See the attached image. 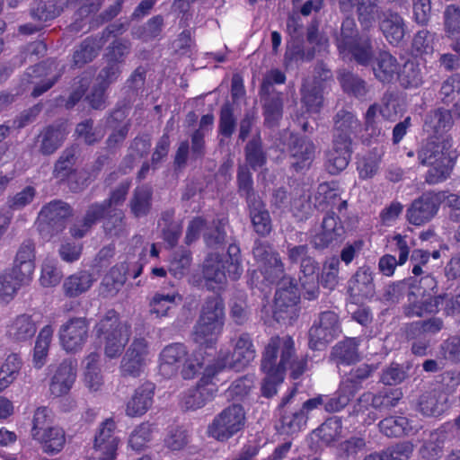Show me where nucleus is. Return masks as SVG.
Instances as JSON below:
<instances>
[{
	"label": "nucleus",
	"instance_id": "nucleus-19",
	"mask_svg": "<svg viewBox=\"0 0 460 460\" xmlns=\"http://www.w3.org/2000/svg\"><path fill=\"white\" fill-rule=\"evenodd\" d=\"M154 395V384L145 383L138 386L126 403V415L131 418L143 416L151 408Z\"/></svg>",
	"mask_w": 460,
	"mask_h": 460
},
{
	"label": "nucleus",
	"instance_id": "nucleus-26",
	"mask_svg": "<svg viewBox=\"0 0 460 460\" xmlns=\"http://www.w3.org/2000/svg\"><path fill=\"white\" fill-rule=\"evenodd\" d=\"M419 294L414 291L408 292L409 305L404 306V314L408 317H423L426 314H436L439 310V305L442 301L438 296H425L417 300Z\"/></svg>",
	"mask_w": 460,
	"mask_h": 460
},
{
	"label": "nucleus",
	"instance_id": "nucleus-25",
	"mask_svg": "<svg viewBox=\"0 0 460 460\" xmlns=\"http://www.w3.org/2000/svg\"><path fill=\"white\" fill-rule=\"evenodd\" d=\"M188 356V350L182 343H172L165 348L160 353L159 369L162 375L171 376L177 373L179 366Z\"/></svg>",
	"mask_w": 460,
	"mask_h": 460
},
{
	"label": "nucleus",
	"instance_id": "nucleus-37",
	"mask_svg": "<svg viewBox=\"0 0 460 460\" xmlns=\"http://www.w3.org/2000/svg\"><path fill=\"white\" fill-rule=\"evenodd\" d=\"M307 40L310 44L314 45L313 50L308 51L307 54H305L300 49L296 51L287 50L285 54V59L287 63L294 59L309 60L314 58L315 52L325 51L328 48V40L323 35H320L315 27H312L308 30Z\"/></svg>",
	"mask_w": 460,
	"mask_h": 460
},
{
	"label": "nucleus",
	"instance_id": "nucleus-56",
	"mask_svg": "<svg viewBox=\"0 0 460 460\" xmlns=\"http://www.w3.org/2000/svg\"><path fill=\"white\" fill-rule=\"evenodd\" d=\"M190 262L191 257L188 250H177L169 261V271L173 277L181 279L189 271Z\"/></svg>",
	"mask_w": 460,
	"mask_h": 460
},
{
	"label": "nucleus",
	"instance_id": "nucleus-64",
	"mask_svg": "<svg viewBox=\"0 0 460 460\" xmlns=\"http://www.w3.org/2000/svg\"><path fill=\"white\" fill-rule=\"evenodd\" d=\"M443 358L453 363L460 362V336L455 335L445 340L439 347Z\"/></svg>",
	"mask_w": 460,
	"mask_h": 460
},
{
	"label": "nucleus",
	"instance_id": "nucleus-15",
	"mask_svg": "<svg viewBox=\"0 0 460 460\" xmlns=\"http://www.w3.org/2000/svg\"><path fill=\"white\" fill-rule=\"evenodd\" d=\"M296 394L293 388L288 395L283 396L279 407V430L285 434H295L304 429L307 422V417L300 408H291L290 404Z\"/></svg>",
	"mask_w": 460,
	"mask_h": 460
},
{
	"label": "nucleus",
	"instance_id": "nucleus-14",
	"mask_svg": "<svg viewBox=\"0 0 460 460\" xmlns=\"http://www.w3.org/2000/svg\"><path fill=\"white\" fill-rule=\"evenodd\" d=\"M77 376V363L71 358L64 359L51 370L49 392L55 398L66 396L73 388Z\"/></svg>",
	"mask_w": 460,
	"mask_h": 460
},
{
	"label": "nucleus",
	"instance_id": "nucleus-11",
	"mask_svg": "<svg viewBox=\"0 0 460 460\" xmlns=\"http://www.w3.org/2000/svg\"><path fill=\"white\" fill-rule=\"evenodd\" d=\"M151 361L149 343L145 338H134L121 358L119 371L123 376L138 377Z\"/></svg>",
	"mask_w": 460,
	"mask_h": 460
},
{
	"label": "nucleus",
	"instance_id": "nucleus-41",
	"mask_svg": "<svg viewBox=\"0 0 460 460\" xmlns=\"http://www.w3.org/2000/svg\"><path fill=\"white\" fill-rule=\"evenodd\" d=\"M29 283L13 271L0 274V305L9 304L13 300L19 289Z\"/></svg>",
	"mask_w": 460,
	"mask_h": 460
},
{
	"label": "nucleus",
	"instance_id": "nucleus-34",
	"mask_svg": "<svg viewBox=\"0 0 460 460\" xmlns=\"http://www.w3.org/2000/svg\"><path fill=\"white\" fill-rule=\"evenodd\" d=\"M32 438L41 446L45 453L50 455L59 453L66 444V433L58 426L49 428Z\"/></svg>",
	"mask_w": 460,
	"mask_h": 460
},
{
	"label": "nucleus",
	"instance_id": "nucleus-59",
	"mask_svg": "<svg viewBox=\"0 0 460 460\" xmlns=\"http://www.w3.org/2000/svg\"><path fill=\"white\" fill-rule=\"evenodd\" d=\"M410 284L407 280L395 281L384 288L382 300L389 305L397 304L410 290Z\"/></svg>",
	"mask_w": 460,
	"mask_h": 460
},
{
	"label": "nucleus",
	"instance_id": "nucleus-10",
	"mask_svg": "<svg viewBox=\"0 0 460 460\" xmlns=\"http://www.w3.org/2000/svg\"><path fill=\"white\" fill-rule=\"evenodd\" d=\"M245 412L240 404H232L224 409L208 426V433L219 441H226L243 429Z\"/></svg>",
	"mask_w": 460,
	"mask_h": 460
},
{
	"label": "nucleus",
	"instance_id": "nucleus-33",
	"mask_svg": "<svg viewBox=\"0 0 460 460\" xmlns=\"http://www.w3.org/2000/svg\"><path fill=\"white\" fill-rule=\"evenodd\" d=\"M94 278L92 273L82 270L65 279L62 288L66 296L77 297L87 292L93 285Z\"/></svg>",
	"mask_w": 460,
	"mask_h": 460
},
{
	"label": "nucleus",
	"instance_id": "nucleus-47",
	"mask_svg": "<svg viewBox=\"0 0 460 460\" xmlns=\"http://www.w3.org/2000/svg\"><path fill=\"white\" fill-rule=\"evenodd\" d=\"M446 432L436 430L430 433L429 438L420 448V455L426 460H437L443 456Z\"/></svg>",
	"mask_w": 460,
	"mask_h": 460
},
{
	"label": "nucleus",
	"instance_id": "nucleus-58",
	"mask_svg": "<svg viewBox=\"0 0 460 460\" xmlns=\"http://www.w3.org/2000/svg\"><path fill=\"white\" fill-rule=\"evenodd\" d=\"M444 328V321L440 317H431L428 320L417 321L410 324V335L438 333Z\"/></svg>",
	"mask_w": 460,
	"mask_h": 460
},
{
	"label": "nucleus",
	"instance_id": "nucleus-61",
	"mask_svg": "<svg viewBox=\"0 0 460 460\" xmlns=\"http://www.w3.org/2000/svg\"><path fill=\"white\" fill-rule=\"evenodd\" d=\"M53 422L52 411L48 407L42 406L36 409L32 419V427L31 430V437L34 438L49 428H52Z\"/></svg>",
	"mask_w": 460,
	"mask_h": 460
},
{
	"label": "nucleus",
	"instance_id": "nucleus-31",
	"mask_svg": "<svg viewBox=\"0 0 460 460\" xmlns=\"http://www.w3.org/2000/svg\"><path fill=\"white\" fill-rule=\"evenodd\" d=\"M290 155L293 159L291 164L296 171L307 168L314 156V145L306 138H295L290 146Z\"/></svg>",
	"mask_w": 460,
	"mask_h": 460
},
{
	"label": "nucleus",
	"instance_id": "nucleus-8",
	"mask_svg": "<svg viewBox=\"0 0 460 460\" xmlns=\"http://www.w3.org/2000/svg\"><path fill=\"white\" fill-rule=\"evenodd\" d=\"M104 215L107 216L104 222V229L111 235H119L124 229V214L118 208H107L104 205H93L87 210L84 220L75 224L70 230L75 238H82L90 230L92 226Z\"/></svg>",
	"mask_w": 460,
	"mask_h": 460
},
{
	"label": "nucleus",
	"instance_id": "nucleus-51",
	"mask_svg": "<svg viewBox=\"0 0 460 460\" xmlns=\"http://www.w3.org/2000/svg\"><path fill=\"white\" fill-rule=\"evenodd\" d=\"M402 393L400 389H384L376 394H364L366 401L371 400V404L376 409L389 410L397 405L401 400Z\"/></svg>",
	"mask_w": 460,
	"mask_h": 460
},
{
	"label": "nucleus",
	"instance_id": "nucleus-5",
	"mask_svg": "<svg viewBox=\"0 0 460 460\" xmlns=\"http://www.w3.org/2000/svg\"><path fill=\"white\" fill-rule=\"evenodd\" d=\"M224 304L220 297L208 298L194 327L193 340L200 347L212 348L217 342L224 327Z\"/></svg>",
	"mask_w": 460,
	"mask_h": 460
},
{
	"label": "nucleus",
	"instance_id": "nucleus-54",
	"mask_svg": "<svg viewBox=\"0 0 460 460\" xmlns=\"http://www.w3.org/2000/svg\"><path fill=\"white\" fill-rule=\"evenodd\" d=\"M63 278V272L58 267V261L53 258H46L41 265L40 283L44 288L58 286Z\"/></svg>",
	"mask_w": 460,
	"mask_h": 460
},
{
	"label": "nucleus",
	"instance_id": "nucleus-27",
	"mask_svg": "<svg viewBox=\"0 0 460 460\" xmlns=\"http://www.w3.org/2000/svg\"><path fill=\"white\" fill-rule=\"evenodd\" d=\"M400 65L388 51H380L375 58L373 72L375 77L383 84H390L397 76Z\"/></svg>",
	"mask_w": 460,
	"mask_h": 460
},
{
	"label": "nucleus",
	"instance_id": "nucleus-28",
	"mask_svg": "<svg viewBox=\"0 0 460 460\" xmlns=\"http://www.w3.org/2000/svg\"><path fill=\"white\" fill-rule=\"evenodd\" d=\"M445 36L449 39L451 48L460 56V7L456 4L447 5L443 12Z\"/></svg>",
	"mask_w": 460,
	"mask_h": 460
},
{
	"label": "nucleus",
	"instance_id": "nucleus-46",
	"mask_svg": "<svg viewBox=\"0 0 460 460\" xmlns=\"http://www.w3.org/2000/svg\"><path fill=\"white\" fill-rule=\"evenodd\" d=\"M396 79L404 89H415L423 83L420 68L415 62L410 60L406 61L402 67L400 66Z\"/></svg>",
	"mask_w": 460,
	"mask_h": 460
},
{
	"label": "nucleus",
	"instance_id": "nucleus-39",
	"mask_svg": "<svg viewBox=\"0 0 460 460\" xmlns=\"http://www.w3.org/2000/svg\"><path fill=\"white\" fill-rule=\"evenodd\" d=\"M447 396L441 392L431 391L420 395L419 400L420 411L425 416H438L447 409Z\"/></svg>",
	"mask_w": 460,
	"mask_h": 460
},
{
	"label": "nucleus",
	"instance_id": "nucleus-13",
	"mask_svg": "<svg viewBox=\"0 0 460 460\" xmlns=\"http://www.w3.org/2000/svg\"><path fill=\"white\" fill-rule=\"evenodd\" d=\"M89 332V323L84 317H72L58 330L59 342L66 352L75 353L84 346Z\"/></svg>",
	"mask_w": 460,
	"mask_h": 460
},
{
	"label": "nucleus",
	"instance_id": "nucleus-55",
	"mask_svg": "<svg viewBox=\"0 0 460 460\" xmlns=\"http://www.w3.org/2000/svg\"><path fill=\"white\" fill-rule=\"evenodd\" d=\"M153 425L149 422H142L130 433L128 446L137 451L144 449L152 439Z\"/></svg>",
	"mask_w": 460,
	"mask_h": 460
},
{
	"label": "nucleus",
	"instance_id": "nucleus-23",
	"mask_svg": "<svg viewBox=\"0 0 460 460\" xmlns=\"http://www.w3.org/2000/svg\"><path fill=\"white\" fill-rule=\"evenodd\" d=\"M181 296L176 290H171L167 293L159 291L155 293L150 301H148V312L152 317L161 319L168 317L181 302Z\"/></svg>",
	"mask_w": 460,
	"mask_h": 460
},
{
	"label": "nucleus",
	"instance_id": "nucleus-49",
	"mask_svg": "<svg viewBox=\"0 0 460 460\" xmlns=\"http://www.w3.org/2000/svg\"><path fill=\"white\" fill-rule=\"evenodd\" d=\"M67 4L68 2L66 0L40 2L38 7L31 11V16L40 22H48L58 17Z\"/></svg>",
	"mask_w": 460,
	"mask_h": 460
},
{
	"label": "nucleus",
	"instance_id": "nucleus-63",
	"mask_svg": "<svg viewBox=\"0 0 460 460\" xmlns=\"http://www.w3.org/2000/svg\"><path fill=\"white\" fill-rule=\"evenodd\" d=\"M460 94V75L456 74L446 79L439 90V98L444 103L452 102Z\"/></svg>",
	"mask_w": 460,
	"mask_h": 460
},
{
	"label": "nucleus",
	"instance_id": "nucleus-57",
	"mask_svg": "<svg viewBox=\"0 0 460 460\" xmlns=\"http://www.w3.org/2000/svg\"><path fill=\"white\" fill-rule=\"evenodd\" d=\"M190 441V436L183 428H173L170 429L164 439V447L170 451L183 450Z\"/></svg>",
	"mask_w": 460,
	"mask_h": 460
},
{
	"label": "nucleus",
	"instance_id": "nucleus-20",
	"mask_svg": "<svg viewBox=\"0 0 460 460\" xmlns=\"http://www.w3.org/2000/svg\"><path fill=\"white\" fill-rule=\"evenodd\" d=\"M347 56L358 65L367 66L374 59V50L370 38L366 34L347 36Z\"/></svg>",
	"mask_w": 460,
	"mask_h": 460
},
{
	"label": "nucleus",
	"instance_id": "nucleus-40",
	"mask_svg": "<svg viewBox=\"0 0 460 460\" xmlns=\"http://www.w3.org/2000/svg\"><path fill=\"white\" fill-rule=\"evenodd\" d=\"M99 360L100 355L97 352L90 353L84 359V383L91 392H98L103 385V377L99 367Z\"/></svg>",
	"mask_w": 460,
	"mask_h": 460
},
{
	"label": "nucleus",
	"instance_id": "nucleus-62",
	"mask_svg": "<svg viewBox=\"0 0 460 460\" xmlns=\"http://www.w3.org/2000/svg\"><path fill=\"white\" fill-rule=\"evenodd\" d=\"M119 442V439L95 438L93 455L98 460H115Z\"/></svg>",
	"mask_w": 460,
	"mask_h": 460
},
{
	"label": "nucleus",
	"instance_id": "nucleus-18",
	"mask_svg": "<svg viewBox=\"0 0 460 460\" xmlns=\"http://www.w3.org/2000/svg\"><path fill=\"white\" fill-rule=\"evenodd\" d=\"M438 210V199L435 192L423 193L414 199L406 211L407 220L414 226H421L430 221Z\"/></svg>",
	"mask_w": 460,
	"mask_h": 460
},
{
	"label": "nucleus",
	"instance_id": "nucleus-22",
	"mask_svg": "<svg viewBox=\"0 0 460 460\" xmlns=\"http://www.w3.org/2000/svg\"><path fill=\"white\" fill-rule=\"evenodd\" d=\"M344 233V227L339 217L334 213L328 214L323 220L321 232L313 237L312 243L315 248L323 249L332 242L338 241Z\"/></svg>",
	"mask_w": 460,
	"mask_h": 460
},
{
	"label": "nucleus",
	"instance_id": "nucleus-4",
	"mask_svg": "<svg viewBox=\"0 0 460 460\" xmlns=\"http://www.w3.org/2000/svg\"><path fill=\"white\" fill-rule=\"evenodd\" d=\"M243 271L240 248L232 243L224 257L217 252L208 254L202 268L204 284L209 290L220 291L225 288L227 278L236 280Z\"/></svg>",
	"mask_w": 460,
	"mask_h": 460
},
{
	"label": "nucleus",
	"instance_id": "nucleus-21",
	"mask_svg": "<svg viewBox=\"0 0 460 460\" xmlns=\"http://www.w3.org/2000/svg\"><path fill=\"white\" fill-rule=\"evenodd\" d=\"M454 125L451 111L443 108H438L429 111L424 119L423 129L429 134V137H447L446 133L451 129Z\"/></svg>",
	"mask_w": 460,
	"mask_h": 460
},
{
	"label": "nucleus",
	"instance_id": "nucleus-17",
	"mask_svg": "<svg viewBox=\"0 0 460 460\" xmlns=\"http://www.w3.org/2000/svg\"><path fill=\"white\" fill-rule=\"evenodd\" d=\"M376 291L373 273L369 267H359L349 280L347 293L352 303L358 304L374 296Z\"/></svg>",
	"mask_w": 460,
	"mask_h": 460
},
{
	"label": "nucleus",
	"instance_id": "nucleus-6",
	"mask_svg": "<svg viewBox=\"0 0 460 460\" xmlns=\"http://www.w3.org/2000/svg\"><path fill=\"white\" fill-rule=\"evenodd\" d=\"M233 350L221 349L213 363L208 364L219 376L226 369L240 371L250 365L256 358V349L250 334L243 332L229 341Z\"/></svg>",
	"mask_w": 460,
	"mask_h": 460
},
{
	"label": "nucleus",
	"instance_id": "nucleus-16",
	"mask_svg": "<svg viewBox=\"0 0 460 460\" xmlns=\"http://www.w3.org/2000/svg\"><path fill=\"white\" fill-rule=\"evenodd\" d=\"M326 168L331 174H337L345 169V120L341 112L336 115L332 146L327 153Z\"/></svg>",
	"mask_w": 460,
	"mask_h": 460
},
{
	"label": "nucleus",
	"instance_id": "nucleus-30",
	"mask_svg": "<svg viewBox=\"0 0 460 460\" xmlns=\"http://www.w3.org/2000/svg\"><path fill=\"white\" fill-rule=\"evenodd\" d=\"M250 217L255 232L261 235H268L271 229V219L269 211L260 197H252L249 199Z\"/></svg>",
	"mask_w": 460,
	"mask_h": 460
},
{
	"label": "nucleus",
	"instance_id": "nucleus-36",
	"mask_svg": "<svg viewBox=\"0 0 460 460\" xmlns=\"http://www.w3.org/2000/svg\"><path fill=\"white\" fill-rule=\"evenodd\" d=\"M380 30L392 45H398L404 38L405 24L397 13H388L380 22Z\"/></svg>",
	"mask_w": 460,
	"mask_h": 460
},
{
	"label": "nucleus",
	"instance_id": "nucleus-52",
	"mask_svg": "<svg viewBox=\"0 0 460 460\" xmlns=\"http://www.w3.org/2000/svg\"><path fill=\"white\" fill-rule=\"evenodd\" d=\"M66 135L64 125L49 127L42 133L40 150L44 155L53 154L61 145Z\"/></svg>",
	"mask_w": 460,
	"mask_h": 460
},
{
	"label": "nucleus",
	"instance_id": "nucleus-42",
	"mask_svg": "<svg viewBox=\"0 0 460 460\" xmlns=\"http://www.w3.org/2000/svg\"><path fill=\"white\" fill-rule=\"evenodd\" d=\"M126 282V267L116 265L103 277L100 291L104 296H114Z\"/></svg>",
	"mask_w": 460,
	"mask_h": 460
},
{
	"label": "nucleus",
	"instance_id": "nucleus-2",
	"mask_svg": "<svg viewBox=\"0 0 460 460\" xmlns=\"http://www.w3.org/2000/svg\"><path fill=\"white\" fill-rule=\"evenodd\" d=\"M417 158L420 165L430 167L425 174V181L435 185L450 177L456 156L451 151L448 137H428L419 146Z\"/></svg>",
	"mask_w": 460,
	"mask_h": 460
},
{
	"label": "nucleus",
	"instance_id": "nucleus-43",
	"mask_svg": "<svg viewBox=\"0 0 460 460\" xmlns=\"http://www.w3.org/2000/svg\"><path fill=\"white\" fill-rule=\"evenodd\" d=\"M22 360L18 354L11 353L0 365V393L9 387L18 377Z\"/></svg>",
	"mask_w": 460,
	"mask_h": 460
},
{
	"label": "nucleus",
	"instance_id": "nucleus-48",
	"mask_svg": "<svg viewBox=\"0 0 460 460\" xmlns=\"http://www.w3.org/2000/svg\"><path fill=\"white\" fill-rule=\"evenodd\" d=\"M152 189L148 186H139L134 190L129 202L132 214L136 217L146 216L151 208Z\"/></svg>",
	"mask_w": 460,
	"mask_h": 460
},
{
	"label": "nucleus",
	"instance_id": "nucleus-24",
	"mask_svg": "<svg viewBox=\"0 0 460 460\" xmlns=\"http://www.w3.org/2000/svg\"><path fill=\"white\" fill-rule=\"evenodd\" d=\"M35 270V246L31 241H25L17 252L12 271L30 282Z\"/></svg>",
	"mask_w": 460,
	"mask_h": 460
},
{
	"label": "nucleus",
	"instance_id": "nucleus-1",
	"mask_svg": "<svg viewBox=\"0 0 460 460\" xmlns=\"http://www.w3.org/2000/svg\"><path fill=\"white\" fill-rule=\"evenodd\" d=\"M261 263V271L270 283L277 282L273 316L277 322L291 323L298 316L299 288L293 279L284 275V265L278 252L263 243H257L252 250Z\"/></svg>",
	"mask_w": 460,
	"mask_h": 460
},
{
	"label": "nucleus",
	"instance_id": "nucleus-60",
	"mask_svg": "<svg viewBox=\"0 0 460 460\" xmlns=\"http://www.w3.org/2000/svg\"><path fill=\"white\" fill-rule=\"evenodd\" d=\"M436 39V33H432L428 30L419 31L413 38L412 48L419 55H430L434 52Z\"/></svg>",
	"mask_w": 460,
	"mask_h": 460
},
{
	"label": "nucleus",
	"instance_id": "nucleus-3",
	"mask_svg": "<svg viewBox=\"0 0 460 460\" xmlns=\"http://www.w3.org/2000/svg\"><path fill=\"white\" fill-rule=\"evenodd\" d=\"M307 367L306 357H296L295 341L290 336L270 338L262 353L261 369L285 373L290 369L293 379L304 374Z\"/></svg>",
	"mask_w": 460,
	"mask_h": 460
},
{
	"label": "nucleus",
	"instance_id": "nucleus-12",
	"mask_svg": "<svg viewBox=\"0 0 460 460\" xmlns=\"http://www.w3.org/2000/svg\"><path fill=\"white\" fill-rule=\"evenodd\" d=\"M341 332L338 315L333 312H323L309 331V348L314 350L323 349Z\"/></svg>",
	"mask_w": 460,
	"mask_h": 460
},
{
	"label": "nucleus",
	"instance_id": "nucleus-9",
	"mask_svg": "<svg viewBox=\"0 0 460 460\" xmlns=\"http://www.w3.org/2000/svg\"><path fill=\"white\" fill-rule=\"evenodd\" d=\"M218 376L212 367L207 366L195 387L182 393L181 405L186 410H198L212 401L217 393Z\"/></svg>",
	"mask_w": 460,
	"mask_h": 460
},
{
	"label": "nucleus",
	"instance_id": "nucleus-38",
	"mask_svg": "<svg viewBox=\"0 0 460 460\" xmlns=\"http://www.w3.org/2000/svg\"><path fill=\"white\" fill-rule=\"evenodd\" d=\"M70 215V208L65 202L54 200L44 206L40 212V218L49 225L59 229L65 228L63 220Z\"/></svg>",
	"mask_w": 460,
	"mask_h": 460
},
{
	"label": "nucleus",
	"instance_id": "nucleus-45",
	"mask_svg": "<svg viewBox=\"0 0 460 460\" xmlns=\"http://www.w3.org/2000/svg\"><path fill=\"white\" fill-rule=\"evenodd\" d=\"M343 421L341 417L333 416L325 420L317 429L314 435L326 444H334L342 438Z\"/></svg>",
	"mask_w": 460,
	"mask_h": 460
},
{
	"label": "nucleus",
	"instance_id": "nucleus-35",
	"mask_svg": "<svg viewBox=\"0 0 460 460\" xmlns=\"http://www.w3.org/2000/svg\"><path fill=\"white\" fill-rule=\"evenodd\" d=\"M380 431L386 437H402L414 435L419 428L412 426L406 417H388L378 424Z\"/></svg>",
	"mask_w": 460,
	"mask_h": 460
},
{
	"label": "nucleus",
	"instance_id": "nucleus-29",
	"mask_svg": "<svg viewBox=\"0 0 460 460\" xmlns=\"http://www.w3.org/2000/svg\"><path fill=\"white\" fill-rule=\"evenodd\" d=\"M316 269V262L312 257L303 260L300 264L299 283L305 290L304 297L308 300L316 298L319 293Z\"/></svg>",
	"mask_w": 460,
	"mask_h": 460
},
{
	"label": "nucleus",
	"instance_id": "nucleus-44",
	"mask_svg": "<svg viewBox=\"0 0 460 460\" xmlns=\"http://www.w3.org/2000/svg\"><path fill=\"white\" fill-rule=\"evenodd\" d=\"M53 327L49 324L44 326L36 340L35 347L33 349L32 362L34 367L41 368L46 361L49 354V349L52 341Z\"/></svg>",
	"mask_w": 460,
	"mask_h": 460
},
{
	"label": "nucleus",
	"instance_id": "nucleus-7",
	"mask_svg": "<svg viewBox=\"0 0 460 460\" xmlns=\"http://www.w3.org/2000/svg\"><path fill=\"white\" fill-rule=\"evenodd\" d=\"M94 330L96 335L103 339L104 353L110 358L121 355L131 334L130 324L122 322L114 310H109L96 323Z\"/></svg>",
	"mask_w": 460,
	"mask_h": 460
},
{
	"label": "nucleus",
	"instance_id": "nucleus-50",
	"mask_svg": "<svg viewBox=\"0 0 460 460\" xmlns=\"http://www.w3.org/2000/svg\"><path fill=\"white\" fill-rule=\"evenodd\" d=\"M103 46L102 39H86L74 53V62L81 66L91 62L98 54Z\"/></svg>",
	"mask_w": 460,
	"mask_h": 460
},
{
	"label": "nucleus",
	"instance_id": "nucleus-53",
	"mask_svg": "<svg viewBox=\"0 0 460 460\" xmlns=\"http://www.w3.org/2000/svg\"><path fill=\"white\" fill-rule=\"evenodd\" d=\"M302 102L308 111L316 112L323 103L322 84L320 83L311 84L305 80L302 86Z\"/></svg>",
	"mask_w": 460,
	"mask_h": 460
},
{
	"label": "nucleus",
	"instance_id": "nucleus-32",
	"mask_svg": "<svg viewBox=\"0 0 460 460\" xmlns=\"http://www.w3.org/2000/svg\"><path fill=\"white\" fill-rule=\"evenodd\" d=\"M37 331L35 321L29 314H23L13 318L7 325L6 333L16 341L31 339Z\"/></svg>",
	"mask_w": 460,
	"mask_h": 460
}]
</instances>
